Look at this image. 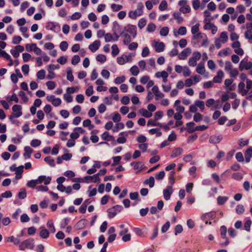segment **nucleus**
<instances>
[{"instance_id":"obj_1","label":"nucleus","mask_w":252,"mask_h":252,"mask_svg":"<svg viewBox=\"0 0 252 252\" xmlns=\"http://www.w3.org/2000/svg\"><path fill=\"white\" fill-rule=\"evenodd\" d=\"M122 37H124L123 43L124 45H128L131 41V36L135 38L137 35L136 26L131 24H128L125 26L120 33Z\"/></svg>"},{"instance_id":"obj_2","label":"nucleus","mask_w":252,"mask_h":252,"mask_svg":"<svg viewBox=\"0 0 252 252\" xmlns=\"http://www.w3.org/2000/svg\"><path fill=\"white\" fill-rule=\"evenodd\" d=\"M246 89H245V84L244 82H240L238 85V92L242 96L247 95L250 90L252 88V80L247 79Z\"/></svg>"},{"instance_id":"obj_3","label":"nucleus","mask_w":252,"mask_h":252,"mask_svg":"<svg viewBox=\"0 0 252 252\" xmlns=\"http://www.w3.org/2000/svg\"><path fill=\"white\" fill-rule=\"evenodd\" d=\"M34 246V241L32 238H29L22 242L19 245V249L25 251L26 249L32 250Z\"/></svg>"},{"instance_id":"obj_4","label":"nucleus","mask_w":252,"mask_h":252,"mask_svg":"<svg viewBox=\"0 0 252 252\" xmlns=\"http://www.w3.org/2000/svg\"><path fill=\"white\" fill-rule=\"evenodd\" d=\"M227 228L225 225H222L220 227V235L221 239L224 240V242L220 243V245L221 247H226L227 246L230 242L228 237L226 236Z\"/></svg>"},{"instance_id":"obj_5","label":"nucleus","mask_w":252,"mask_h":252,"mask_svg":"<svg viewBox=\"0 0 252 252\" xmlns=\"http://www.w3.org/2000/svg\"><path fill=\"white\" fill-rule=\"evenodd\" d=\"M123 209V208L122 206L120 205H116L112 208H109L107 210L108 217L109 219L113 218L117 215V214L121 212Z\"/></svg>"},{"instance_id":"obj_6","label":"nucleus","mask_w":252,"mask_h":252,"mask_svg":"<svg viewBox=\"0 0 252 252\" xmlns=\"http://www.w3.org/2000/svg\"><path fill=\"white\" fill-rule=\"evenodd\" d=\"M45 28L47 30L52 31L58 33L61 31V26L59 23L56 22H48L46 23Z\"/></svg>"},{"instance_id":"obj_7","label":"nucleus","mask_w":252,"mask_h":252,"mask_svg":"<svg viewBox=\"0 0 252 252\" xmlns=\"http://www.w3.org/2000/svg\"><path fill=\"white\" fill-rule=\"evenodd\" d=\"M123 29L121 26L117 21H114L113 23L112 26V32L113 35L115 36V40H118L119 37L121 36L120 34H118V33H121Z\"/></svg>"},{"instance_id":"obj_8","label":"nucleus","mask_w":252,"mask_h":252,"mask_svg":"<svg viewBox=\"0 0 252 252\" xmlns=\"http://www.w3.org/2000/svg\"><path fill=\"white\" fill-rule=\"evenodd\" d=\"M22 107L21 105L18 104L14 105L12 108L13 113L11 115L14 116L15 118L20 117L22 115Z\"/></svg>"},{"instance_id":"obj_9","label":"nucleus","mask_w":252,"mask_h":252,"mask_svg":"<svg viewBox=\"0 0 252 252\" xmlns=\"http://www.w3.org/2000/svg\"><path fill=\"white\" fill-rule=\"evenodd\" d=\"M173 186H168L166 189L163 190V195L165 200H168L171 197V195L173 192L172 189Z\"/></svg>"},{"instance_id":"obj_10","label":"nucleus","mask_w":252,"mask_h":252,"mask_svg":"<svg viewBox=\"0 0 252 252\" xmlns=\"http://www.w3.org/2000/svg\"><path fill=\"white\" fill-rule=\"evenodd\" d=\"M85 183H98L100 182V178L97 175L95 174L92 176H86L84 177Z\"/></svg>"},{"instance_id":"obj_11","label":"nucleus","mask_w":252,"mask_h":252,"mask_svg":"<svg viewBox=\"0 0 252 252\" xmlns=\"http://www.w3.org/2000/svg\"><path fill=\"white\" fill-rule=\"evenodd\" d=\"M215 218L216 214L215 212H209L203 214L201 219L203 221H206V224H208V220H214Z\"/></svg>"},{"instance_id":"obj_12","label":"nucleus","mask_w":252,"mask_h":252,"mask_svg":"<svg viewBox=\"0 0 252 252\" xmlns=\"http://www.w3.org/2000/svg\"><path fill=\"white\" fill-rule=\"evenodd\" d=\"M222 139V136L221 134H214L211 135L209 141L211 144L219 143Z\"/></svg>"},{"instance_id":"obj_13","label":"nucleus","mask_w":252,"mask_h":252,"mask_svg":"<svg viewBox=\"0 0 252 252\" xmlns=\"http://www.w3.org/2000/svg\"><path fill=\"white\" fill-rule=\"evenodd\" d=\"M100 46V41L99 40H96L89 46V49L92 52L94 53L98 49Z\"/></svg>"},{"instance_id":"obj_14","label":"nucleus","mask_w":252,"mask_h":252,"mask_svg":"<svg viewBox=\"0 0 252 252\" xmlns=\"http://www.w3.org/2000/svg\"><path fill=\"white\" fill-rule=\"evenodd\" d=\"M190 53L191 49L189 48H185L179 55L178 58L180 60H185Z\"/></svg>"},{"instance_id":"obj_15","label":"nucleus","mask_w":252,"mask_h":252,"mask_svg":"<svg viewBox=\"0 0 252 252\" xmlns=\"http://www.w3.org/2000/svg\"><path fill=\"white\" fill-rule=\"evenodd\" d=\"M165 48L164 43L162 42H155L154 48L158 53H160L164 51Z\"/></svg>"},{"instance_id":"obj_16","label":"nucleus","mask_w":252,"mask_h":252,"mask_svg":"<svg viewBox=\"0 0 252 252\" xmlns=\"http://www.w3.org/2000/svg\"><path fill=\"white\" fill-rule=\"evenodd\" d=\"M252 67V63L251 62H244L242 61L239 64V69L241 71L243 70L244 68L246 70L251 69Z\"/></svg>"},{"instance_id":"obj_17","label":"nucleus","mask_w":252,"mask_h":252,"mask_svg":"<svg viewBox=\"0 0 252 252\" xmlns=\"http://www.w3.org/2000/svg\"><path fill=\"white\" fill-rule=\"evenodd\" d=\"M223 76V72L221 70H220L218 71L217 75L213 78V82L217 83H221Z\"/></svg>"},{"instance_id":"obj_18","label":"nucleus","mask_w":252,"mask_h":252,"mask_svg":"<svg viewBox=\"0 0 252 252\" xmlns=\"http://www.w3.org/2000/svg\"><path fill=\"white\" fill-rule=\"evenodd\" d=\"M204 28L205 30H211L212 33L214 34L217 32L218 30L217 26H216L214 24L210 22L206 23L204 26Z\"/></svg>"},{"instance_id":"obj_19","label":"nucleus","mask_w":252,"mask_h":252,"mask_svg":"<svg viewBox=\"0 0 252 252\" xmlns=\"http://www.w3.org/2000/svg\"><path fill=\"white\" fill-rule=\"evenodd\" d=\"M174 35L175 37L179 35H185L187 33V29L185 27H180L178 31L174 30L173 31Z\"/></svg>"},{"instance_id":"obj_20","label":"nucleus","mask_w":252,"mask_h":252,"mask_svg":"<svg viewBox=\"0 0 252 252\" xmlns=\"http://www.w3.org/2000/svg\"><path fill=\"white\" fill-rule=\"evenodd\" d=\"M183 153V149L182 148L180 147L175 148L172 151L170 156L172 158H175L182 154Z\"/></svg>"},{"instance_id":"obj_21","label":"nucleus","mask_w":252,"mask_h":252,"mask_svg":"<svg viewBox=\"0 0 252 252\" xmlns=\"http://www.w3.org/2000/svg\"><path fill=\"white\" fill-rule=\"evenodd\" d=\"M101 138L107 141H114L115 138L110 135L108 131H104L101 135Z\"/></svg>"},{"instance_id":"obj_22","label":"nucleus","mask_w":252,"mask_h":252,"mask_svg":"<svg viewBox=\"0 0 252 252\" xmlns=\"http://www.w3.org/2000/svg\"><path fill=\"white\" fill-rule=\"evenodd\" d=\"M24 151L23 156L25 159L30 158L33 152V150L30 146H26L24 147Z\"/></svg>"},{"instance_id":"obj_23","label":"nucleus","mask_w":252,"mask_h":252,"mask_svg":"<svg viewBox=\"0 0 252 252\" xmlns=\"http://www.w3.org/2000/svg\"><path fill=\"white\" fill-rule=\"evenodd\" d=\"M40 231L39 232V236L43 239H46L49 236V231L48 230L45 229L43 227H40Z\"/></svg>"},{"instance_id":"obj_24","label":"nucleus","mask_w":252,"mask_h":252,"mask_svg":"<svg viewBox=\"0 0 252 252\" xmlns=\"http://www.w3.org/2000/svg\"><path fill=\"white\" fill-rule=\"evenodd\" d=\"M87 224V220L86 219H81L79 220L75 225L77 229L80 230L84 228Z\"/></svg>"},{"instance_id":"obj_25","label":"nucleus","mask_w":252,"mask_h":252,"mask_svg":"<svg viewBox=\"0 0 252 252\" xmlns=\"http://www.w3.org/2000/svg\"><path fill=\"white\" fill-rule=\"evenodd\" d=\"M196 71L198 74H203L204 73L205 69V64L204 62H201L198 63L196 67Z\"/></svg>"},{"instance_id":"obj_26","label":"nucleus","mask_w":252,"mask_h":252,"mask_svg":"<svg viewBox=\"0 0 252 252\" xmlns=\"http://www.w3.org/2000/svg\"><path fill=\"white\" fill-rule=\"evenodd\" d=\"M47 227L49 229V231L52 233H54L56 231V229L54 224L53 220H48L46 223Z\"/></svg>"},{"instance_id":"obj_27","label":"nucleus","mask_w":252,"mask_h":252,"mask_svg":"<svg viewBox=\"0 0 252 252\" xmlns=\"http://www.w3.org/2000/svg\"><path fill=\"white\" fill-rule=\"evenodd\" d=\"M143 183L145 185H149V187L152 188L155 185V179L154 177L151 176L148 179H146Z\"/></svg>"},{"instance_id":"obj_28","label":"nucleus","mask_w":252,"mask_h":252,"mask_svg":"<svg viewBox=\"0 0 252 252\" xmlns=\"http://www.w3.org/2000/svg\"><path fill=\"white\" fill-rule=\"evenodd\" d=\"M105 41L106 42H110L111 41H117L118 40H115V36H114L113 33H107L105 35L104 37Z\"/></svg>"},{"instance_id":"obj_29","label":"nucleus","mask_w":252,"mask_h":252,"mask_svg":"<svg viewBox=\"0 0 252 252\" xmlns=\"http://www.w3.org/2000/svg\"><path fill=\"white\" fill-rule=\"evenodd\" d=\"M187 129L189 133H192L195 131V128L194 127L195 124L193 122H190L187 124Z\"/></svg>"},{"instance_id":"obj_30","label":"nucleus","mask_w":252,"mask_h":252,"mask_svg":"<svg viewBox=\"0 0 252 252\" xmlns=\"http://www.w3.org/2000/svg\"><path fill=\"white\" fill-rule=\"evenodd\" d=\"M141 114L145 118H150L152 116V113L146 109L142 108L139 110Z\"/></svg>"},{"instance_id":"obj_31","label":"nucleus","mask_w":252,"mask_h":252,"mask_svg":"<svg viewBox=\"0 0 252 252\" xmlns=\"http://www.w3.org/2000/svg\"><path fill=\"white\" fill-rule=\"evenodd\" d=\"M6 99L8 102L15 101L16 103L19 102V99L16 94L14 93L12 95H7Z\"/></svg>"},{"instance_id":"obj_32","label":"nucleus","mask_w":252,"mask_h":252,"mask_svg":"<svg viewBox=\"0 0 252 252\" xmlns=\"http://www.w3.org/2000/svg\"><path fill=\"white\" fill-rule=\"evenodd\" d=\"M17 197L20 199H24L27 197V191L25 188H22L19 191Z\"/></svg>"},{"instance_id":"obj_33","label":"nucleus","mask_w":252,"mask_h":252,"mask_svg":"<svg viewBox=\"0 0 252 252\" xmlns=\"http://www.w3.org/2000/svg\"><path fill=\"white\" fill-rule=\"evenodd\" d=\"M173 16L178 24H181L183 21V19L181 17V14L180 12L177 11L174 12L173 14Z\"/></svg>"},{"instance_id":"obj_34","label":"nucleus","mask_w":252,"mask_h":252,"mask_svg":"<svg viewBox=\"0 0 252 252\" xmlns=\"http://www.w3.org/2000/svg\"><path fill=\"white\" fill-rule=\"evenodd\" d=\"M142 14L141 12H138V10L136 9L133 11H130L128 13V16L132 19H135L137 17L142 15Z\"/></svg>"},{"instance_id":"obj_35","label":"nucleus","mask_w":252,"mask_h":252,"mask_svg":"<svg viewBox=\"0 0 252 252\" xmlns=\"http://www.w3.org/2000/svg\"><path fill=\"white\" fill-rule=\"evenodd\" d=\"M149 132L151 135L156 134L157 137H159L162 134L161 132L160 131V129L158 128H151L149 130Z\"/></svg>"},{"instance_id":"obj_36","label":"nucleus","mask_w":252,"mask_h":252,"mask_svg":"<svg viewBox=\"0 0 252 252\" xmlns=\"http://www.w3.org/2000/svg\"><path fill=\"white\" fill-rule=\"evenodd\" d=\"M44 160L51 167H54L56 165L55 163V160L51 157H47L45 158Z\"/></svg>"},{"instance_id":"obj_37","label":"nucleus","mask_w":252,"mask_h":252,"mask_svg":"<svg viewBox=\"0 0 252 252\" xmlns=\"http://www.w3.org/2000/svg\"><path fill=\"white\" fill-rule=\"evenodd\" d=\"M83 126L84 127H88L89 130H92L94 128V126L92 124L91 121L90 119L84 120L83 122Z\"/></svg>"},{"instance_id":"obj_38","label":"nucleus","mask_w":252,"mask_h":252,"mask_svg":"<svg viewBox=\"0 0 252 252\" xmlns=\"http://www.w3.org/2000/svg\"><path fill=\"white\" fill-rule=\"evenodd\" d=\"M157 121L155 120V119H150L147 123V126H158L160 127H162V125L160 123L157 122Z\"/></svg>"},{"instance_id":"obj_39","label":"nucleus","mask_w":252,"mask_h":252,"mask_svg":"<svg viewBox=\"0 0 252 252\" xmlns=\"http://www.w3.org/2000/svg\"><path fill=\"white\" fill-rule=\"evenodd\" d=\"M228 197L227 196H219L217 198V203L219 205H222L228 200Z\"/></svg>"},{"instance_id":"obj_40","label":"nucleus","mask_w":252,"mask_h":252,"mask_svg":"<svg viewBox=\"0 0 252 252\" xmlns=\"http://www.w3.org/2000/svg\"><path fill=\"white\" fill-rule=\"evenodd\" d=\"M66 78L67 80L70 82H72L74 80V76L72 74V70L70 67L67 68Z\"/></svg>"},{"instance_id":"obj_41","label":"nucleus","mask_w":252,"mask_h":252,"mask_svg":"<svg viewBox=\"0 0 252 252\" xmlns=\"http://www.w3.org/2000/svg\"><path fill=\"white\" fill-rule=\"evenodd\" d=\"M195 104L196 105L197 108L198 107L200 108V111L203 112L205 108L204 103L203 101L200 100H196L194 102Z\"/></svg>"},{"instance_id":"obj_42","label":"nucleus","mask_w":252,"mask_h":252,"mask_svg":"<svg viewBox=\"0 0 252 252\" xmlns=\"http://www.w3.org/2000/svg\"><path fill=\"white\" fill-rule=\"evenodd\" d=\"M251 225L252 220H250V219L247 220L244 223V229L248 232L250 231Z\"/></svg>"},{"instance_id":"obj_43","label":"nucleus","mask_w":252,"mask_h":252,"mask_svg":"<svg viewBox=\"0 0 252 252\" xmlns=\"http://www.w3.org/2000/svg\"><path fill=\"white\" fill-rule=\"evenodd\" d=\"M233 80L231 79H226L224 81V85L227 88V89H228L230 91H232L233 90V88L230 85L232 84Z\"/></svg>"},{"instance_id":"obj_44","label":"nucleus","mask_w":252,"mask_h":252,"mask_svg":"<svg viewBox=\"0 0 252 252\" xmlns=\"http://www.w3.org/2000/svg\"><path fill=\"white\" fill-rule=\"evenodd\" d=\"M219 38L221 41L222 43H226L228 40L227 33L226 32H221L220 36Z\"/></svg>"},{"instance_id":"obj_45","label":"nucleus","mask_w":252,"mask_h":252,"mask_svg":"<svg viewBox=\"0 0 252 252\" xmlns=\"http://www.w3.org/2000/svg\"><path fill=\"white\" fill-rule=\"evenodd\" d=\"M232 177L236 181H240L243 178V175L240 172H235L232 174Z\"/></svg>"},{"instance_id":"obj_46","label":"nucleus","mask_w":252,"mask_h":252,"mask_svg":"<svg viewBox=\"0 0 252 252\" xmlns=\"http://www.w3.org/2000/svg\"><path fill=\"white\" fill-rule=\"evenodd\" d=\"M235 211L237 214L238 215H242L244 213L245 211V208L243 205L239 204L238 205L235 209Z\"/></svg>"},{"instance_id":"obj_47","label":"nucleus","mask_w":252,"mask_h":252,"mask_svg":"<svg viewBox=\"0 0 252 252\" xmlns=\"http://www.w3.org/2000/svg\"><path fill=\"white\" fill-rule=\"evenodd\" d=\"M112 49V55L113 57L117 56L120 52L119 49L116 44H114L111 47Z\"/></svg>"},{"instance_id":"obj_48","label":"nucleus","mask_w":252,"mask_h":252,"mask_svg":"<svg viewBox=\"0 0 252 252\" xmlns=\"http://www.w3.org/2000/svg\"><path fill=\"white\" fill-rule=\"evenodd\" d=\"M24 166L20 165L18 167H14L12 169V167H10V170L11 171H16V173L22 174L23 172Z\"/></svg>"},{"instance_id":"obj_49","label":"nucleus","mask_w":252,"mask_h":252,"mask_svg":"<svg viewBox=\"0 0 252 252\" xmlns=\"http://www.w3.org/2000/svg\"><path fill=\"white\" fill-rule=\"evenodd\" d=\"M106 60V56L103 54H98L96 57V60L101 63H105Z\"/></svg>"},{"instance_id":"obj_50","label":"nucleus","mask_w":252,"mask_h":252,"mask_svg":"<svg viewBox=\"0 0 252 252\" xmlns=\"http://www.w3.org/2000/svg\"><path fill=\"white\" fill-rule=\"evenodd\" d=\"M130 72L133 75L137 76L139 73V70L136 65H133L130 68Z\"/></svg>"},{"instance_id":"obj_51","label":"nucleus","mask_w":252,"mask_h":252,"mask_svg":"<svg viewBox=\"0 0 252 252\" xmlns=\"http://www.w3.org/2000/svg\"><path fill=\"white\" fill-rule=\"evenodd\" d=\"M38 184L37 182V180H31L29 181L27 183V186L30 188H34L36 186V185Z\"/></svg>"},{"instance_id":"obj_52","label":"nucleus","mask_w":252,"mask_h":252,"mask_svg":"<svg viewBox=\"0 0 252 252\" xmlns=\"http://www.w3.org/2000/svg\"><path fill=\"white\" fill-rule=\"evenodd\" d=\"M190 7L189 5H186L184 6H181L180 8V12L184 14L190 12Z\"/></svg>"},{"instance_id":"obj_53","label":"nucleus","mask_w":252,"mask_h":252,"mask_svg":"<svg viewBox=\"0 0 252 252\" xmlns=\"http://www.w3.org/2000/svg\"><path fill=\"white\" fill-rule=\"evenodd\" d=\"M125 125L123 123H117L115 125V127L113 129V132H117L120 129L124 128Z\"/></svg>"},{"instance_id":"obj_54","label":"nucleus","mask_w":252,"mask_h":252,"mask_svg":"<svg viewBox=\"0 0 252 252\" xmlns=\"http://www.w3.org/2000/svg\"><path fill=\"white\" fill-rule=\"evenodd\" d=\"M169 33V28L167 27H163L160 30L159 33L160 35L166 36Z\"/></svg>"},{"instance_id":"obj_55","label":"nucleus","mask_w":252,"mask_h":252,"mask_svg":"<svg viewBox=\"0 0 252 252\" xmlns=\"http://www.w3.org/2000/svg\"><path fill=\"white\" fill-rule=\"evenodd\" d=\"M126 80V77L125 76L123 75L121 76L116 77L114 80V83L116 84H120L123 82H124Z\"/></svg>"},{"instance_id":"obj_56","label":"nucleus","mask_w":252,"mask_h":252,"mask_svg":"<svg viewBox=\"0 0 252 252\" xmlns=\"http://www.w3.org/2000/svg\"><path fill=\"white\" fill-rule=\"evenodd\" d=\"M175 172L174 171H171L169 173V180L171 186H173L175 183Z\"/></svg>"},{"instance_id":"obj_57","label":"nucleus","mask_w":252,"mask_h":252,"mask_svg":"<svg viewBox=\"0 0 252 252\" xmlns=\"http://www.w3.org/2000/svg\"><path fill=\"white\" fill-rule=\"evenodd\" d=\"M146 23H147V21L145 18H141L138 21V26L140 30H141L145 26V25H146Z\"/></svg>"},{"instance_id":"obj_58","label":"nucleus","mask_w":252,"mask_h":252,"mask_svg":"<svg viewBox=\"0 0 252 252\" xmlns=\"http://www.w3.org/2000/svg\"><path fill=\"white\" fill-rule=\"evenodd\" d=\"M36 76L38 79L43 80L45 78V71L44 69L38 71L36 73Z\"/></svg>"},{"instance_id":"obj_59","label":"nucleus","mask_w":252,"mask_h":252,"mask_svg":"<svg viewBox=\"0 0 252 252\" xmlns=\"http://www.w3.org/2000/svg\"><path fill=\"white\" fill-rule=\"evenodd\" d=\"M199 26L200 24L199 23H197L195 25L192 26L191 29V32L192 34H194L196 33L200 32H199Z\"/></svg>"},{"instance_id":"obj_60","label":"nucleus","mask_w":252,"mask_h":252,"mask_svg":"<svg viewBox=\"0 0 252 252\" xmlns=\"http://www.w3.org/2000/svg\"><path fill=\"white\" fill-rule=\"evenodd\" d=\"M158 8L160 11H164L167 8V3L166 0H162L159 5Z\"/></svg>"},{"instance_id":"obj_61","label":"nucleus","mask_w":252,"mask_h":252,"mask_svg":"<svg viewBox=\"0 0 252 252\" xmlns=\"http://www.w3.org/2000/svg\"><path fill=\"white\" fill-rule=\"evenodd\" d=\"M7 241L13 243L15 245H17L20 243V240L18 238L14 237L13 236L8 237Z\"/></svg>"},{"instance_id":"obj_62","label":"nucleus","mask_w":252,"mask_h":252,"mask_svg":"<svg viewBox=\"0 0 252 252\" xmlns=\"http://www.w3.org/2000/svg\"><path fill=\"white\" fill-rule=\"evenodd\" d=\"M41 142L40 140L35 139L31 141L30 144L33 147H37L40 145Z\"/></svg>"},{"instance_id":"obj_63","label":"nucleus","mask_w":252,"mask_h":252,"mask_svg":"<svg viewBox=\"0 0 252 252\" xmlns=\"http://www.w3.org/2000/svg\"><path fill=\"white\" fill-rule=\"evenodd\" d=\"M68 44L66 41H63L60 43V48L63 51H65L68 48Z\"/></svg>"},{"instance_id":"obj_64","label":"nucleus","mask_w":252,"mask_h":252,"mask_svg":"<svg viewBox=\"0 0 252 252\" xmlns=\"http://www.w3.org/2000/svg\"><path fill=\"white\" fill-rule=\"evenodd\" d=\"M80 61V57L77 55H75L73 56V57L72 58L71 63L73 65H76L77 64H78L79 63Z\"/></svg>"}]
</instances>
